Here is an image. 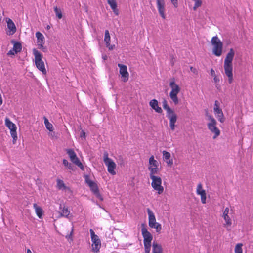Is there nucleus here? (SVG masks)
I'll list each match as a JSON object with an SVG mask.
<instances>
[{
    "instance_id": "38",
    "label": "nucleus",
    "mask_w": 253,
    "mask_h": 253,
    "mask_svg": "<svg viewBox=\"0 0 253 253\" xmlns=\"http://www.w3.org/2000/svg\"><path fill=\"white\" fill-rule=\"evenodd\" d=\"M195 2L194 6L193 7V10H196L197 8L202 5V1L201 0H198L196 1H194Z\"/></svg>"
},
{
    "instance_id": "1",
    "label": "nucleus",
    "mask_w": 253,
    "mask_h": 253,
    "mask_svg": "<svg viewBox=\"0 0 253 253\" xmlns=\"http://www.w3.org/2000/svg\"><path fill=\"white\" fill-rule=\"evenodd\" d=\"M141 232L144 238V245L145 248V253H150L151 246V241L153 239L152 234L145 227L144 225H142Z\"/></svg>"
},
{
    "instance_id": "4",
    "label": "nucleus",
    "mask_w": 253,
    "mask_h": 253,
    "mask_svg": "<svg viewBox=\"0 0 253 253\" xmlns=\"http://www.w3.org/2000/svg\"><path fill=\"white\" fill-rule=\"evenodd\" d=\"M103 160L105 165L107 167L108 172L113 175H115L116 171L115 169L116 168V164L112 159L109 158L108 153L107 151L103 153Z\"/></svg>"
},
{
    "instance_id": "21",
    "label": "nucleus",
    "mask_w": 253,
    "mask_h": 253,
    "mask_svg": "<svg viewBox=\"0 0 253 253\" xmlns=\"http://www.w3.org/2000/svg\"><path fill=\"white\" fill-rule=\"evenodd\" d=\"M147 212L148 215V224L150 227H152L154 224H156V220L155 216L152 211L149 208L147 209Z\"/></svg>"
},
{
    "instance_id": "9",
    "label": "nucleus",
    "mask_w": 253,
    "mask_h": 253,
    "mask_svg": "<svg viewBox=\"0 0 253 253\" xmlns=\"http://www.w3.org/2000/svg\"><path fill=\"white\" fill-rule=\"evenodd\" d=\"M66 152L71 161L79 167L82 170H84V165L80 162L74 150L72 149H68L66 150Z\"/></svg>"
},
{
    "instance_id": "37",
    "label": "nucleus",
    "mask_w": 253,
    "mask_h": 253,
    "mask_svg": "<svg viewBox=\"0 0 253 253\" xmlns=\"http://www.w3.org/2000/svg\"><path fill=\"white\" fill-rule=\"evenodd\" d=\"M213 82L215 84L216 87L218 89L220 87V85H219L220 78H219V77L217 75L213 77Z\"/></svg>"
},
{
    "instance_id": "33",
    "label": "nucleus",
    "mask_w": 253,
    "mask_h": 253,
    "mask_svg": "<svg viewBox=\"0 0 253 253\" xmlns=\"http://www.w3.org/2000/svg\"><path fill=\"white\" fill-rule=\"evenodd\" d=\"M37 69L41 71L43 74H46V70L45 68V64H35Z\"/></svg>"
},
{
    "instance_id": "44",
    "label": "nucleus",
    "mask_w": 253,
    "mask_h": 253,
    "mask_svg": "<svg viewBox=\"0 0 253 253\" xmlns=\"http://www.w3.org/2000/svg\"><path fill=\"white\" fill-rule=\"evenodd\" d=\"M171 2L173 4L174 7H178V0H170Z\"/></svg>"
},
{
    "instance_id": "19",
    "label": "nucleus",
    "mask_w": 253,
    "mask_h": 253,
    "mask_svg": "<svg viewBox=\"0 0 253 253\" xmlns=\"http://www.w3.org/2000/svg\"><path fill=\"white\" fill-rule=\"evenodd\" d=\"M111 38L109 34V32L108 30H106L105 31V37L104 42L106 44V47L109 50H112L115 48V45H111L110 44Z\"/></svg>"
},
{
    "instance_id": "27",
    "label": "nucleus",
    "mask_w": 253,
    "mask_h": 253,
    "mask_svg": "<svg viewBox=\"0 0 253 253\" xmlns=\"http://www.w3.org/2000/svg\"><path fill=\"white\" fill-rule=\"evenodd\" d=\"M153 253H163L162 246L156 242H153L152 244Z\"/></svg>"
},
{
    "instance_id": "49",
    "label": "nucleus",
    "mask_w": 253,
    "mask_h": 253,
    "mask_svg": "<svg viewBox=\"0 0 253 253\" xmlns=\"http://www.w3.org/2000/svg\"><path fill=\"white\" fill-rule=\"evenodd\" d=\"M73 233V228H72V231H71V233H70V234L66 236V238H67L68 239L72 238Z\"/></svg>"
},
{
    "instance_id": "41",
    "label": "nucleus",
    "mask_w": 253,
    "mask_h": 253,
    "mask_svg": "<svg viewBox=\"0 0 253 253\" xmlns=\"http://www.w3.org/2000/svg\"><path fill=\"white\" fill-rule=\"evenodd\" d=\"M85 181L86 183L88 186H90V185H91V184H92L93 183H94V181H92L90 179L89 176H87V175H86L85 176Z\"/></svg>"
},
{
    "instance_id": "17",
    "label": "nucleus",
    "mask_w": 253,
    "mask_h": 253,
    "mask_svg": "<svg viewBox=\"0 0 253 253\" xmlns=\"http://www.w3.org/2000/svg\"><path fill=\"white\" fill-rule=\"evenodd\" d=\"M196 193L197 195L201 196V202L203 204L206 203V191L202 188V185L201 183H199L197 185L196 189Z\"/></svg>"
},
{
    "instance_id": "6",
    "label": "nucleus",
    "mask_w": 253,
    "mask_h": 253,
    "mask_svg": "<svg viewBox=\"0 0 253 253\" xmlns=\"http://www.w3.org/2000/svg\"><path fill=\"white\" fill-rule=\"evenodd\" d=\"M208 120L210 122L208 123L207 126L209 129L212 132L214 133L213 138L215 139L220 134V130L216 126V121L215 119L211 115L207 114Z\"/></svg>"
},
{
    "instance_id": "13",
    "label": "nucleus",
    "mask_w": 253,
    "mask_h": 253,
    "mask_svg": "<svg viewBox=\"0 0 253 253\" xmlns=\"http://www.w3.org/2000/svg\"><path fill=\"white\" fill-rule=\"evenodd\" d=\"M120 68V74L121 76L122 80L124 82H126L128 79L129 74L127 72V67L124 64H118Z\"/></svg>"
},
{
    "instance_id": "46",
    "label": "nucleus",
    "mask_w": 253,
    "mask_h": 253,
    "mask_svg": "<svg viewBox=\"0 0 253 253\" xmlns=\"http://www.w3.org/2000/svg\"><path fill=\"white\" fill-rule=\"evenodd\" d=\"M80 137L82 138H84V139L85 138L86 134H85V132L84 131L82 130L81 132V133H80Z\"/></svg>"
},
{
    "instance_id": "51",
    "label": "nucleus",
    "mask_w": 253,
    "mask_h": 253,
    "mask_svg": "<svg viewBox=\"0 0 253 253\" xmlns=\"http://www.w3.org/2000/svg\"><path fill=\"white\" fill-rule=\"evenodd\" d=\"M27 253H32V252L30 249H28L27 250Z\"/></svg>"
},
{
    "instance_id": "25",
    "label": "nucleus",
    "mask_w": 253,
    "mask_h": 253,
    "mask_svg": "<svg viewBox=\"0 0 253 253\" xmlns=\"http://www.w3.org/2000/svg\"><path fill=\"white\" fill-rule=\"evenodd\" d=\"M36 37L37 38V44L40 48L43 47L44 43V37L43 35L40 32L36 33Z\"/></svg>"
},
{
    "instance_id": "23",
    "label": "nucleus",
    "mask_w": 253,
    "mask_h": 253,
    "mask_svg": "<svg viewBox=\"0 0 253 253\" xmlns=\"http://www.w3.org/2000/svg\"><path fill=\"white\" fill-rule=\"evenodd\" d=\"M57 182V185L56 187L58 189L62 190V191H65V192H71V190L70 188L66 186L64 181L60 179H57L56 180Z\"/></svg>"
},
{
    "instance_id": "36",
    "label": "nucleus",
    "mask_w": 253,
    "mask_h": 253,
    "mask_svg": "<svg viewBox=\"0 0 253 253\" xmlns=\"http://www.w3.org/2000/svg\"><path fill=\"white\" fill-rule=\"evenodd\" d=\"M151 228L155 229L157 232L160 233L162 229V226L159 223L156 222V224H154V225L152 227H151Z\"/></svg>"
},
{
    "instance_id": "12",
    "label": "nucleus",
    "mask_w": 253,
    "mask_h": 253,
    "mask_svg": "<svg viewBox=\"0 0 253 253\" xmlns=\"http://www.w3.org/2000/svg\"><path fill=\"white\" fill-rule=\"evenodd\" d=\"M229 209L228 207H226L223 213L222 217L225 221V223L223 224V226L226 228L228 230H231V226L232 225V220L228 215Z\"/></svg>"
},
{
    "instance_id": "45",
    "label": "nucleus",
    "mask_w": 253,
    "mask_h": 253,
    "mask_svg": "<svg viewBox=\"0 0 253 253\" xmlns=\"http://www.w3.org/2000/svg\"><path fill=\"white\" fill-rule=\"evenodd\" d=\"M222 112V111L221 109H220V108H219L217 110H214V114L216 115V116L217 115L219 114Z\"/></svg>"
},
{
    "instance_id": "34",
    "label": "nucleus",
    "mask_w": 253,
    "mask_h": 253,
    "mask_svg": "<svg viewBox=\"0 0 253 253\" xmlns=\"http://www.w3.org/2000/svg\"><path fill=\"white\" fill-rule=\"evenodd\" d=\"M242 246V243H238L235 247V253H243Z\"/></svg>"
},
{
    "instance_id": "14",
    "label": "nucleus",
    "mask_w": 253,
    "mask_h": 253,
    "mask_svg": "<svg viewBox=\"0 0 253 253\" xmlns=\"http://www.w3.org/2000/svg\"><path fill=\"white\" fill-rule=\"evenodd\" d=\"M157 7L159 13L163 19H166L165 11V3L164 0H156Z\"/></svg>"
},
{
    "instance_id": "7",
    "label": "nucleus",
    "mask_w": 253,
    "mask_h": 253,
    "mask_svg": "<svg viewBox=\"0 0 253 253\" xmlns=\"http://www.w3.org/2000/svg\"><path fill=\"white\" fill-rule=\"evenodd\" d=\"M89 231L92 241V251L95 253H98L101 248V240L92 229H90Z\"/></svg>"
},
{
    "instance_id": "24",
    "label": "nucleus",
    "mask_w": 253,
    "mask_h": 253,
    "mask_svg": "<svg viewBox=\"0 0 253 253\" xmlns=\"http://www.w3.org/2000/svg\"><path fill=\"white\" fill-rule=\"evenodd\" d=\"M149 105L156 112L159 113L162 112V109L158 106V102L156 99H153L151 100L149 102Z\"/></svg>"
},
{
    "instance_id": "3",
    "label": "nucleus",
    "mask_w": 253,
    "mask_h": 253,
    "mask_svg": "<svg viewBox=\"0 0 253 253\" xmlns=\"http://www.w3.org/2000/svg\"><path fill=\"white\" fill-rule=\"evenodd\" d=\"M169 85L171 89L169 93V97L174 104L177 105L179 102L177 94L180 91V88L178 84H175L174 79L170 80Z\"/></svg>"
},
{
    "instance_id": "50",
    "label": "nucleus",
    "mask_w": 253,
    "mask_h": 253,
    "mask_svg": "<svg viewBox=\"0 0 253 253\" xmlns=\"http://www.w3.org/2000/svg\"><path fill=\"white\" fill-rule=\"evenodd\" d=\"M44 123L45 126L49 123L48 120L45 117L44 118Z\"/></svg>"
},
{
    "instance_id": "32",
    "label": "nucleus",
    "mask_w": 253,
    "mask_h": 253,
    "mask_svg": "<svg viewBox=\"0 0 253 253\" xmlns=\"http://www.w3.org/2000/svg\"><path fill=\"white\" fill-rule=\"evenodd\" d=\"M63 164L64 165V166L65 167H67L69 169L72 170H75L74 167L73 166V165L71 163H69L66 159L63 160Z\"/></svg>"
},
{
    "instance_id": "43",
    "label": "nucleus",
    "mask_w": 253,
    "mask_h": 253,
    "mask_svg": "<svg viewBox=\"0 0 253 253\" xmlns=\"http://www.w3.org/2000/svg\"><path fill=\"white\" fill-rule=\"evenodd\" d=\"M45 126H46V128L50 131H53V125L50 123H49L48 124L46 125Z\"/></svg>"
},
{
    "instance_id": "48",
    "label": "nucleus",
    "mask_w": 253,
    "mask_h": 253,
    "mask_svg": "<svg viewBox=\"0 0 253 253\" xmlns=\"http://www.w3.org/2000/svg\"><path fill=\"white\" fill-rule=\"evenodd\" d=\"M210 73H211V75L212 77H214L215 76H216V75L215 74V71H214V70L213 69H211Z\"/></svg>"
},
{
    "instance_id": "20",
    "label": "nucleus",
    "mask_w": 253,
    "mask_h": 253,
    "mask_svg": "<svg viewBox=\"0 0 253 253\" xmlns=\"http://www.w3.org/2000/svg\"><path fill=\"white\" fill-rule=\"evenodd\" d=\"M12 42L14 43L13 48L8 52V55H14L20 52L22 49V45L20 43L15 41H12Z\"/></svg>"
},
{
    "instance_id": "18",
    "label": "nucleus",
    "mask_w": 253,
    "mask_h": 253,
    "mask_svg": "<svg viewBox=\"0 0 253 253\" xmlns=\"http://www.w3.org/2000/svg\"><path fill=\"white\" fill-rule=\"evenodd\" d=\"M162 154L163 160L167 163L168 166L171 167L173 164V161L172 159H170V153L168 151H163Z\"/></svg>"
},
{
    "instance_id": "28",
    "label": "nucleus",
    "mask_w": 253,
    "mask_h": 253,
    "mask_svg": "<svg viewBox=\"0 0 253 253\" xmlns=\"http://www.w3.org/2000/svg\"><path fill=\"white\" fill-rule=\"evenodd\" d=\"M234 51L232 48L230 49L229 52L226 55L224 60V63H232L233 57L234 56Z\"/></svg>"
},
{
    "instance_id": "26",
    "label": "nucleus",
    "mask_w": 253,
    "mask_h": 253,
    "mask_svg": "<svg viewBox=\"0 0 253 253\" xmlns=\"http://www.w3.org/2000/svg\"><path fill=\"white\" fill-rule=\"evenodd\" d=\"M107 3L110 6L112 10L116 15H118L119 11L117 8V4L116 0H107Z\"/></svg>"
},
{
    "instance_id": "31",
    "label": "nucleus",
    "mask_w": 253,
    "mask_h": 253,
    "mask_svg": "<svg viewBox=\"0 0 253 253\" xmlns=\"http://www.w3.org/2000/svg\"><path fill=\"white\" fill-rule=\"evenodd\" d=\"M34 53L35 55V63H43V62L42 61V56L41 53L35 49L34 50Z\"/></svg>"
},
{
    "instance_id": "39",
    "label": "nucleus",
    "mask_w": 253,
    "mask_h": 253,
    "mask_svg": "<svg viewBox=\"0 0 253 253\" xmlns=\"http://www.w3.org/2000/svg\"><path fill=\"white\" fill-rule=\"evenodd\" d=\"M163 107L165 110H166L167 112L169 111L171 109L168 105L167 102L166 100H164L163 102Z\"/></svg>"
},
{
    "instance_id": "5",
    "label": "nucleus",
    "mask_w": 253,
    "mask_h": 253,
    "mask_svg": "<svg viewBox=\"0 0 253 253\" xmlns=\"http://www.w3.org/2000/svg\"><path fill=\"white\" fill-rule=\"evenodd\" d=\"M156 174L150 175V178L152 180L151 186L154 190L156 191L158 194H161L164 192V187L162 185V180L160 176Z\"/></svg>"
},
{
    "instance_id": "2",
    "label": "nucleus",
    "mask_w": 253,
    "mask_h": 253,
    "mask_svg": "<svg viewBox=\"0 0 253 253\" xmlns=\"http://www.w3.org/2000/svg\"><path fill=\"white\" fill-rule=\"evenodd\" d=\"M212 45V52L216 56H220L222 53L223 43L217 36H214L211 40Z\"/></svg>"
},
{
    "instance_id": "29",
    "label": "nucleus",
    "mask_w": 253,
    "mask_h": 253,
    "mask_svg": "<svg viewBox=\"0 0 253 253\" xmlns=\"http://www.w3.org/2000/svg\"><path fill=\"white\" fill-rule=\"evenodd\" d=\"M60 209L61 210L60 213L61 216L68 217L70 213V211L68 210V209L65 206L62 207V206L60 205Z\"/></svg>"
},
{
    "instance_id": "40",
    "label": "nucleus",
    "mask_w": 253,
    "mask_h": 253,
    "mask_svg": "<svg viewBox=\"0 0 253 253\" xmlns=\"http://www.w3.org/2000/svg\"><path fill=\"white\" fill-rule=\"evenodd\" d=\"M216 117L218 118V120L221 123H223L224 122L225 119L224 118L223 113L222 112L219 114L217 115L216 116Z\"/></svg>"
},
{
    "instance_id": "35",
    "label": "nucleus",
    "mask_w": 253,
    "mask_h": 253,
    "mask_svg": "<svg viewBox=\"0 0 253 253\" xmlns=\"http://www.w3.org/2000/svg\"><path fill=\"white\" fill-rule=\"evenodd\" d=\"M54 10L58 18L59 19H61L62 18V14L61 10L56 6L54 7Z\"/></svg>"
},
{
    "instance_id": "11",
    "label": "nucleus",
    "mask_w": 253,
    "mask_h": 253,
    "mask_svg": "<svg viewBox=\"0 0 253 253\" xmlns=\"http://www.w3.org/2000/svg\"><path fill=\"white\" fill-rule=\"evenodd\" d=\"M167 117L169 120V126L172 130L175 129V124L177 121V116L174 111L171 109L166 113Z\"/></svg>"
},
{
    "instance_id": "30",
    "label": "nucleus",
    "mask_w": 253,
    "mask_h": 253,
    "mask_svg": "<svg viewBox=\"0 0 253 253\" xmlns=\"http://www.w3.org/2000/svg\"><path fill=\"white\" fill-rule=\"evenodd\" d=\"M33 207L35 210V211L38 217L39 218H42L43 214L42 209L40 207L38 206L36 204H34Z\"/></svg>"
},
{
    "instance_id": "42",
    "label": "nucleus",
    "mask_w": 253,
    "mask_h": 253,
    "mask_svg": "<svg viewBox=\"0 0 253 253\" xmlns=\"http://www.w3.org/2000/svg\"><path fill=\"white\" fill-rule=\"evenodd\" d=\"M219 108H220V103L218 101L215 100L214 102L213 110H217Z\"/></svg>"
},
{
    "instance_id": "15",
    "label": "nucleus",
    "mask_w": 253,
    "mask_h": 253,
    "mask_svg": "<svg viewBox=\"0 0 253 253\" xmlns=\"http://www.w3.org/2000/svg\"><path fill=\"white\" fill-rule=\"evenodd\" d=\"M225 74L228 78V82L231 84L233 82V66L232 64H224Z\"/></svg>"
},
{
    "instance_id": "16",
    "label": "nucleus",
    "mask_w": 253,
    "mask_h": 253,
    "mask_svg": "<svg viewBox=\"0 0 253 253\" xmlns=\"http://www.w3.org/2000/svg\"><path fill=\"white\" fill-rule=\"evenodd\" d=\"M6 22L7 24V29L6 31V34L8 35H12L16 32V27L13 22V21L10 18L6 19Z\"/></svg>"
},
{
    "instance_id": "47",
    "label": "nucleus",
    "mask_w": 253,
    "mask_h": 253,
    "mask_svg": "<svg viewBox=\"0 0 253 253\" xmlns=\"http://www.w3.org/2000/svg\"><path fill=\"white\" fill-rule=\"evenodd\" d=\"M190 70L192 72H193L194 74H197V70L196 68H193L192 67H190Z\"/></svg>"
},
{
    "instance_id": "8",
    "label": "nucleus",
    "mask_w": 253,
    "mask_h": 253,
    "mask_svg": "<svg viewBox=\"0 0 253 253\" xmlns=\"http://www.w3.org/2000/svg\"><path fill=\"white\" fill-rule=\"evenodd\" d=\"M159 162L155 159L154 156L152 155L149 159L148 169L150 171V175L157 174L159 172Z\"/></svg>"
},
{
    "instance_id": "22",
    "label": "nucleus",
    "mask_w": 253,
    "mask_h": 253,
    "mask_svg": "<svg viewBox=\"0 0 253 253\" xmlns=\"http://www.w3.org/2000/svg\"><path fill=\"white\" fill-rule=\"evenodd\" d=\"M91 191L94 194V195L101 201L103 200V198L101 195L100 194L98 186L95 182L89 186Z\"/></svg>"
},
{
    "instance_id": "10",
    "label": "nucleus",
    "mask_w": 253,
    "mask_h": 253,
    "mask_svg": "<svg viewBox=\"0 0 253 253\" xmlns=\"http://www.w3.org/2000/svg\"><path fill=\"white\" fill-rule=\"evenodd\" d=\"M5 122L6 126L10 130V134H11V137L13 138V143H14L17 139V132H16V129H17L16 126L8 118H6Z\"/></svg>"
}]
</instances>
